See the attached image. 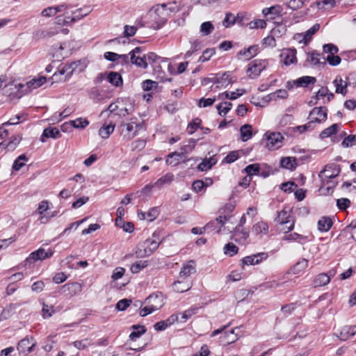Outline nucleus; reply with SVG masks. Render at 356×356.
Wrapping results in <instances>:
<instances>
[{"label":"nucleus","mask_w":356,"mask_h":356,"mask_svg":"<svg viewBox=\"0 0 356 356\" xmlns=\"http://www.w3.org/2000/svg\"><path fill=\"white\" fill-rule=\"evenodd\" d=\"M172 12L170 8L167 7V4H159L154 8V13L149 14L151 18H153L154 22L152 24L149 28L154 30L161 29L167 22L168 18Z\"/></svg>","instance_id":"nucleus-1"},{"label":"nucleus","mask_w":356,"mask_h":356,"mask_svg":"<svg viewBox=\"0 0 356 356\" xmlns=\"http://www.w3.org/2000/svg\"><path fill=\"white\" fill-rule=\"evenodd\" d=\"M161 242L153 239H147L143 244L137 248L136 255L137 257L150 256L159 246Z\"/></svg>","instance_id":"nucleus-2"},{"label":"nucleus","mask_w":356,"mask_h":356,"mask_svg":"<svg viewBox=\"0 0 356 356\" xmlns=\"http://www.w3.org/2000/svg\"><path fill=\"white\" fill-rule=\"evenodd\" d=\"M339 165L334 163L327 164L320 172L319 177L323 181L328 182L329 179L337 177L340 173Z\"/></svg>","instance_id":"nucleus-3"},{"label":"nucleus","mask_w":356,"mask_h":356,"mask_svg":"<svg viewBox=\"0 0 356 356\" xmlns=\"http://www.w3.org/2000/svg\"><path fill=\"white\" fill-rule=\"evenodd\" d=\"M268 61L266 60H254L248 65L247 72L251 79L257 78L266 68Z\"/></svg>","instance_id":"nucleus-4"},{"label":"nucleus","mask_w":356,"mask_h":356,"mask_svg":"<svg viewBox=\"0 0 356 356\" xmlns=\"http://www.w3.org/2000/svg\"><path fill=\"white\" fill-rule=\"evenodd\" d=\"M327 118V109L325 106L315 107L310 112L309 119L317 123H321Z\"/></svg>","instance_id":"nucleus-5"},{"label":"nucleus","mask_w":356,"mask_h":356,"mask_svg":"<svg viewBox=\"0 0 356 356\" xmlns=\"http://www.w3.org/2000/svg\"><path fill=\"white\" fill-rule=\"evenodd\" d=\"M267 252H259L250 256H246L241 259L242 265H257L268 259Z\"/></svg>","instance_id":"nucleus-6"},{"label":"nucleus","mask_w":356,"mask_h":356,"mask_svg":"<svg viewBox=\"0 0 356 356\" xmlns=\"http://www.w3.org/2000/svg\"><path fill=\"white\" fill-rule=\"evenodd\" d=\"M35 345L36 342L35 341L33 337H26L19 341L17 345V350H19V353H29L33 350V348L35 346Z\"/></svg>","instance_id":"nucleus-7"},{"label":"nucleus","mask_w":356,"mask_h":356,"mask_svg":"<svg viewBox=\"0 0 356 356\" xmlns=\"http://www.w3.org/2000/svg\"><path fill=\"white\" fill-rule=\"evenodd\" d=\"M52 254L53 251L49 249L48 251H45L44 249L40 248L38 250L31 252L29 257L26 259V261L32 263L38 260H43L47 258H49Z\"/></svg>","instance_id":"nucleus-8"},{"label":"nucleus","mask_w":356,"mask_h":356,"mask_svg":"<svg viewBox=\"0 0 356 356\" xmlns=\"http://www.w3.org/2000/svg\"><path fill=\"white\" fill-rule=\"evenodd\" d=\"M228 221V218L225 216H220L214 220L210 221L204 227V230H216L218 233L220 232L221 227Z\"/></svg>","instance_id":"nucleus-9"},{"label":"nucleus","mask_w":356,"mask_h":356,"mask_svg":"<svg viewBox=\"0 0 356 356\" xmlns=\"http://www.w3.org/2000/svg\"><path fill=\"white\" fill-rule=\"evenodd\" d=\"M282 136L279 132L270 133L267 136L266 147L269 149H275L281 146Z\"/></svg>","instance_id":"nucleus-10"},{"label":"nucleus","mask_w":356,"mask_h":356,"mask_svg":"<svg viewBox=\"0 0 356 356\" xmlns=\"http://www.w3.org/2000/svg\"><path fill=\"white\" fill-rule=\"evenodd\" d=\"M282 62L285 65H289L296 62V49H284L280 54Z\"/></svg>","instance_id":"nucleus-11"},{"label":"nucleus","mask_w":356,"mask_h":356,"mask_svg":"<svg viewBox=\"0 0 356 356\" xmlns=\"http://www.w3.org/2000/svg\"><path fill=\"white\" fill-rule=\"evenodd\" d=\"M283 8L280 5H275L262 10V14L267 20L274 19L276 17L280 16Z\"/></svg>","instance_id":"nucleus-12"},{"label":"nucleus","mask_w":356,"mask_h":356,"mask_svg":"<svg viewBox=\"0 0 356 356\" xmlns=\"http://www.w3.org/2000/svg\"><path fill=\"white\" fill-rule=\"evenodd\" d=\"M218 86L216 88H226L229 84L235 82V79H233L230 72H225L222 74H217Z\"/></svg>","instance_id":"nucleus-13"},{"label":"nucleus","mask_w":356,"mask_h":356,"mask_svg":"<svg viewBox=\"0 0 356 356\" xmlns=\"http://www.w3.org/2000/svg\"><path fill=\"white\" fill-rule=\"evenodd\" d=\"M321 54L316 51H312L307 59L312 65L318 67H324L325 65V58L323 57V60H321Z\"/></svg>","instance_id":"nucleus-14"},{"label":"nucleus","mask_w":356,"mask_h":356,"mask_svg":"<svg viewBox=\"0 0 356 356\" xmlns=\"http://www.w3.org/2000/svg\"><path fill=\"white\" fill-rule=\"evenodd\" d=\"M173 180L174 175L171 172H168L155 181L154 186L155 188L161 189L165 186H169Z\"/></svg>","instance_id":"nucleus-15"},{"label":"nucleus","mask_w":356,"mask_h":356,"mask_svg":"<svg viewBox=\"0 0 356 356\" xmlns=\"http://www.w3.org/2000/svg\"><path fill=\"white\" fill-rule=\"evenodd\" d=\"M333 83L336 88L335 92L340 93L345 96L348 92V83L343 80L341 76H337L334 80Z\"/></svg>","instance_id":"nucleus-16"},{"label":"nucleus","mask_w":356,"mask_h":356,"mask_svg":"<svg viewBox=\"0 0 356 356\" xmlns=\"http://www.w3.org/2000/svg\"><path fill=\"white\" fill-rule=\"evenodd\" d=\"M236 241L245 242L249 237V231L242 226H236L234 231Z\"/></svg>","instance_id":"nucleus-17"},{"label":"nucleus","mask_w":356,"mask_h":356,"mask_svg":"<svg viewBox=\"0 0 356 356\" xmlns=\"http://www.w3.org/2000/svg\"><path fill=\"white\" fill-rule=\"evenodd\" d=\"M75 73L74 71H72V63H65L63 66H60L58 69V74L55 72L54 74V77H56L58 74L64 75L65 74V78L64 81L70 79L72 75Z\"/></svg>","instance_id":"nucleus-18"},{"label":"nucleus","mask_w":356,"mask_h":356,"mask_svg":"<svg viewBox=\"0 0 356 356\" xmlns=\"http://www.w3.org/2000/svg\"><path fill=\"white\" fill-rule=\"evenodd\" d=\"M308 266V260L306 259H301L297 261L289 270V273L298 275L304 271Z\"/></svg>","instance_id":"nucleus-19"},{"label":"nucleus","mask_w":356,"mask_h":356,"mask_svg":"<svg viewBox=\"0 0 356 356\" xmlns=\"http://www.w3.org/2000/svg\"><path fill=\"white\" fill-rule=\"evenodd\" d=\"M192 286L191 282L178 280L173 283L172 288L175 292L183 293L189 290Z\"/></svg>","instance_id":"nucleus-20"},{"label":"nucleus","mask_w":356,"mask_h":356,"mask_svg":"<svg viewBox=\"0 0 356 356\" xmlns=\"http://www.w3.org/2000/svg\"><path fill=\"white\" fill-rule=\"evenodd\" d=\"M60 137V134L58 128L56 127H48L44 129L43 133L41 136L40 140L44 143L45 142L44 138H58Z\"/></svg>","instance_id":"nucleus-21"},{"label":"nucleus","mask_w":356,"mask_h":356,"mask_svg":"<svg viewBox=\"0 0 356 356\" xmlns=\"http://www.w3.org/2000/svg\"><path fill=\"white\" fill-rule=\"evenodd\" d=\"M106 79L111 84L115 87H120L123 84L122 76L120 73L116 72H110L108 73Z\"/></svg>","instance_id":"nucleus-22"},{"label":"nucleus","mask_w":356,"mask_h":356,"mask_svg":"<svg viewBox=\"0 0 356 356\" xmlns=\"http://www.w3.org/2000/svg\"><path fill=\"white\" fill-rule=\"evenodd\" d=\"M355 329L356 326H345L340 331L338 337L342 341H346L355 335Z\"/></svg>","instance_id":"nucleus-23"},{"label":"nucleus","mask_w":356,"mask_h":356,"mask_svg":"<svg viewBox=\"0 0 356 356\" xmlns=\"http://www.w3.org/2000/svg\"><path fill=\"white\" fill-rule=\"evenodd\" d=\"M280 165L283 168L293 170L298 166L297 159L295 157H284L280 161Z\"/></svg>","instance_id":"nucleus-24"},{"label":"nucleus","mask_w":356,"mask_h":356,"mask_svg":"<svg viewBox=\"0 0 356 356\" xmlns=\"http://www.w3.org/2000/svg\"><path fill=\"white\" fill-rule=\"evenodd\" d=\"M330 276L324 273L318 274L313 281L314 286L316 288L327 284L330 281Z\"/></svg>","instance_id":"nucleus-25"},{"label":"nucleus","mask_w":356,"mask_h":356,"mask_svg":"<svg viewBox=\"0 0 356 356\" xmlns=\"http://www.w3.org/2000/svg\"><path fill=\"white\" fill-rule=\"evenodd\" d=\"M19 305L17 303H12L8 305H7L2 311L1 314V318L2 319H8L12 316H13L15 312L16 309L19 307Z\"/></svg>","instance_id":"nucleus-26"},{"label":"nucleus","mask_w":356,"mask_h":356,"mask_svg":"<svg viewBox=\"0 0 356 356\" xmlns=\"http://www.w3.org/2000/svg\"><path fill=\"white\" fill-rule=\"evenodd\" d=\"M245 92V89H237L236 92H224L222 93H220L218 95V99H229L231 100H234L237 99L238 97H241Z\"/></svg>","instance_id":"nucleus-27"},{"label":"nucleus","mask_w":356,"mask_h":356,"mask_svg":"<svg viewBox=\"0 0 356 356\" xmlns=\"http://www.w3.org/2000/svg\"><path fill=\"white\" fill-rule=\"evenodd\" d=\"M138 127H139V124H136L134 122H130V123L122 122L120 124V127L125 128L126 131L128 133V136H127L128 140H131L136 136L138 131H137V129L134 130V127L138 128Z\"/></svg>","instance_id":"nucleus-28"},{"label":"nucleus","mask_w":356,"mask_h":356,"mask_svg":"<svg viewBox=\"0 0 356 356\" xmlns=\"http://www.w3.org/2000/svg\"><path fill=\"white\" fill-rule=\"evenodd\" d=\"M340 126H341L340 124H333L330 127L325 129L319 134L320 138L325 139V138L332 136L334 134H336L337 132L338 131Z\"/></svg>","instance_id":"nucleus-29"},{"label":"nucleus","mask_w":356,"mask_h":356,"mask_svg":"<svg viewBox=\"0 0 356 356\" xmlns=\"http://www.w3.org/2000/svg\"><path fill=\"white\" fill-rule=\"evenodd\" d=\"M91 12V9L89 6L79 8L72 13V22H77L82 19L83 17L87 16Z\"/></svg>","instance_id":"nucleus-30"},{"label":"nucleus","mask_w":356,"mask_h":356,"mask_svg":"<svg viewBox=\"0 0 356 356\" xmlns=\"http://www.w3.org/2000/svg\"><path fill=\"white\" fill-rule=\"evenodd\" d=\"M131 329L134 331L130 334L129 339L131 341H136V339L139 338L142 334H145L147 331L144 325H133Z\"/></svg>","instance_id":"nucleus-31"},{"label":"nucleus","mask_w":356,"mask_h":356,"mask_svg":"<svg viewBox=\"0 0 356 356\" xmlns=\"http://www.w3.org/2000/svg\"><path fill=\"white\" fill-rule=\"evenodd\" d=\"M216 163V160L210 157L209 159H204L197 165V170L200 171H207L210 170Z\"/></svg>","instance_id":"nucleus-32"},{"label":"nucleus","mask_w":356,"mask_h":356,"mask_svg":"<svg viewBox=\"0 0 356 356\" xmlns=\"http://www.w3.org/2000/svg\"><path fill=\"white\" fill-rule=\"evenodd\" d=\"M257 50H258V46L252 45V46L249 47L248 49H244L241 50L238 52V56H243V58L245 59L248 60L257 54Z\"/></svg>","instance_id":"nucleus-33"},{"label":"nucleus","mask_w":356,"mask_h":356,"mask_svg":"<svg viewBox=\"0 0 356 356\" xmlns=\"http://www.w3.org/2000/svg\"><path fill=\"white\" fill-rule=\"evenodd\" d=\"M332 222L329 217H322L318 221V228L321 232H327L332 227Z\"/></svg>","instance_id":"nucleus-34"},{"label":"nucleus","mask_w":356,"mask_h":356,"mask_svg":"<svg viewBox=\"0 0 356 356\" xmlns=\"http://www.w3.org/2000/svg\"><path fill=\"white\" fill-rule=\"evenodd\" d=\"M195 272V268L194 266V261H190L188 264L184 266L179 273L180 278H185L188 277L191 274Z\"/></svg>","instance_id":"nucleus-35"},{"label":"nucleus","mask_w":356,"mask_h":356,"mask_svg":"<svg viewBox=\"0 0 356 356\" xmlns=\"http://www.w3.org/2000/svg\"><path fill=\"white\" fill-rule=\"evenodd\" d=\"M316 81V79L315 77L305 76L298 79L296 81H294L293 83L296 84L298 86L305 88L311 83H314Z\"/></svg>","instance_id":"nucleus-36"},{"label":"nucleus","mask_w":356,"mask_h":356,"mask_svg":"<svg viewBox=\"0 0 356 356\" xmlns=\"http://www.w3.org/2000/svg\"><path fill=\"white\" fill-rule=\"evenodd\" d=\"M22 140V136L18 135L12 137V140L7 144L5 145L3 143H0V147L7 149L8 151H13Z\"/></svg>","instance_id":"nucleus-37"},{"label":"nucleus","mask_w":356,"mask_h":356,"mask_svg":"<svg viewBox=\"0 0 356 356\" xmlns=\"http://www.w3.org/2000/svg\"><path fill=\"white\" fill-rule=\"evenodd\" d=\"M115 129V124H109L108 125L104 124L99 129V134L101 136V138L106 139L109 137V136L113 132Z\"/></svg>","instance_id":"nucleus-38"},{"label":"nucleus","mask_w":356,"mask_h":356,"mask_svg":"<svg viewBox=\"0 0 356 356\" xmlns=\"http://www.w3.org/2000/svg\"><path fill=\"white\" fill-rule=\"evenodd\" d=\"M63 288H67L71 296L79 294L82 291V285L78 282L65 284Z\"/></svg>","instance_id":"nucleus-39"},{"label":"nucleus","mask_w":356,"mask_h":356,"mask_svg":"<svg viewBox=\"0 0 356 356\" xmlns=\"http://www.w3.org/2000/svg\"><path fill=\"white\" fill-rule=\"evenodd\" d=\"M268 225L264 222V221H260L257 223H256L253 227H252V232L255 234H266L268 232Z\"/></svg>","instance_id":"nucleus-40"},{"label":"nucleus","mask_w":356,"mask_h":356,"mask_svg":"<svg viewBox=\"0 0 356 356\" xmlns=\"http://www.w3.org/2000/svg\"><path fill=\"white\" fill-rule=\"evenodd\" d=\"M320 29V24H315L310 29H309L305 33L303 41L305 44H307L312 40L313 35H314Z\"/></svg>","instance_id":"nucleus-41"},{"label":"nucleus","mask_w":356,"mask_h":356,"mask_svg":"<svg viewBox=\"0 0 356 356\" xmlns=\"http://www.w3.org/2000/svg\"><path fill=\"white\" fill-rule=\"evenodd\" d=\"M130 60L131 63L132 64L136 65L138 67H143V68H147V62L146 60V56H144L143 57H141L140 56H136V55H130Z\"/></svg>","instance_id":"nucleus-42"},{"label":"nucleus","mask_w":356,"mask_h":356,"mask_svg":"<svg viewBox=\"0 0 356 356\" xmlns=\"http://www.w3.org/2000/svg\"><path fill=\"white\" fill-rule=\"evenodd\" d=\"M241 140L244 142L250 139L252 136V126L250 124H244L240 129Z\"/></svg>","instance_id":"nucleus-43"},{"label":"nucleus","mask_w":356,"mask_h":356,"mask_svg":"<svg viewBox=\"0 0 356 356\" xmlns=\"http://www.w3.org/2000/svg\"><path fill=\"white\" fill-rule=\"evenodd\" d=\"M47 81L46 77L40 76L38 79H33L30 81L27 82L26 86L30 90L36 89L42 86Z\"/></svg>","instance_id":"nucleus-44"},{"label":"nucleus","mask_w":356,"mask_h":356,"mask_svg":"<svg viewBox=\"0 0 356 356\" xmlns=\"http://www.w3.org/2000/svg\"><path fill=\"white\" fill-rule=\"evenodd\" d=\"M17 124V119L15 118V116L13 118H11L8 121L3 123L1 126L0 127V137L1 138H6L8 135V131L6 129V126L9 125H15Z\"/></svg>","instance_id":"nucleus-45"},{"label":"nucleus","mask_w":356,"mask_h":356,"mask_svg":"<svg viewBox=\"0 0 356 356\" xmlns=\"http://www.w3.org/2000/svg\"><path fill=\"white\" fill-rule=\"evenodd\" d=\"M306 239H307L306 236L299 234L296 232L286 235L283 237L284 241H298V243H303Z\"/></svg>","instance_id":"nucleus-46"},{"label":"nucleus","mask_w":356,"mask_h":356,"mask_svg":"<svg viewBox=\"0 0 356 356\" xmlns=\"http://www.w3.org/2000/svg\"><path fill=\"white\" fill-rule=\"evenodd\" d=\"M213 30L214 26L211 22H205L200 25V32L203 36L209 35Z\"/></svg>","instance_id":"nucleus-47"},{"label":"nucleus","mask_w":356,"mask_h":356,"mask_svg":"<svg viewBox=\"0 0 356 356\" xmlns=\"http://www.w3.org/2000/svg\"><path fill=\"white\" fill-rule=\"evenodd\" d=\"M289 214L287 211L282 210L277 213V216L275 218V221L281 225H288L291 220H289Z\"/></svg>","instance_id":"nucleus-48"},{"label":"nucleus","mask_w":356,"mask_h":356,"mask_svg":"<svg viewBox=\"0 0 356 356\" xmlns=\"http://www.w3.org/2000/svg\"><path fill=\"white\" fill-rule=\"evenodd\" d=\"M232 106L231 102H225L217 105L216 108L220 115H225L232 109Z\"/></svg>","instance_id":"nucleus-49"},{"label":"nucleus","mask_w":356,"mask_h":356,"mask_svg":"<svg viewBox=\"0 0 356 356\" xmlns=\"http://www.w3.org/2000/svg\"><path fill=\"white\" fill-rule=\"evenodd\" d=\"M260 170V167L259 163H254L247 165L244 171L248 175V176L251 177L252 175H259Z\"/></svg>","instance_id":"nucleus-50"},{"label":"nucleus","mask_w":356,"mask_h":356,"mask_svg":"<svg viewBox=\"0 0 356 356\" xmlns=\"http://www.w3.org/2000/svg\"><path fill=\"white\" fill-rule=\"evenodd\" d=\"M316 4L318 9L329 10L335 6L336 1L335 0H323L316 2Z\"/></svg>","instance_id":"nucleus-51"},{"label":"nucleus","mask_w":356,"mask_h":356,"mask_svg":"<svg viewBox=\"0 0 356 356\" xmlns=\"http://www.w3.org/2000/svg\"><path fill=\"white\" fill-rule=\"evenodd\" d=\"M202 123L201 119L197 118L191 122L187 127V132L188 134H193L198 128L200 127Z\"/></svg>","instance_id":"nucleus-52"},{"label":"nucleus","mask_w":356,"mask_h":356,"mask_svg":"<svg viewBox=\"0 0 356 356\" xmlns=\"http://www.w3.org/2000/svg\"><path fill=\"white\" fill-rule=\"evenodd\" d=\"M72 127L76 129H83L89 124V121L87 119L77 118L74 120H70Z\"/></svg>","instance_id":"nucleus-53"},{"label":"nucleus","mask_w":356,"mask_h":356,"mask_svg":"<svg viewBox=\"0 0 356 356\" xmlns=\"http://www.w3.org/2000/svg\"><path fill=\"white\" fill-rule=\"evenodd\" d=\"M238 251V248L234 245L233 243H228L224 247V253L230 257L234 256L237 254Z\"/></svg>","instance_id":"nucleus-54"},{"label":"nucleus","mask_w":356,"mask_h":356,"mask_svg":"<svg viewBox=\"0 0 356 356\" xmlns=\"http://www.w3.org/2000/svg\"><path fill=\"white\" fill-rule=\"evenodd\" d=\"M161 307V303L159 305H153L152 304V305H150L149 306L145 307L144 308H143L140 310V315L141 316H145L152 313L155 310L159 309Z\"/></svg>","instance_id":"nucleus-55"},{"label":"nucleus","mask_w":356,"mask_h":356,"mask_svg":"<svg viewBox=\"0 0 356 356\" xmlns=\"http://www.w3.org/2000/svg\"><path fill=\"white\" fill-rule=\"evenodd\" d=\"M71 63L72 65V71H74L75 73H80L86 67L85 61H82L81 60L72 62Z\"/></svg>","instance_id":"nucleus-56"},{"label":"nucleus","mask_w":356,"mask_h":356,"mask_svg":"<svg viewBox=\"0 0 356 356\" xmlns=\"http://www.w3.org/2000/svg\"><path fill=\"white\" fill-rule=\"evenodd\" d=\"M216 53L215 49L213 48H209L205 49L202 56L199 58V62H206L208 61L211 57Z\"/></svg>","instance_id":"nucleus-57"},{"label":"nucleus","mask_w":356,"mask_h":356,"mask_svg":"<svg viewBox=\"0 0 356 356\" xmlns=\"http://www.w3.org/2000/svg\"><path fill=\"white\" fill-rule=\"evenodd\" d=\"M196 143H197V140H195V139H190L188 140V144L183 145L180 148V149H181V151H182L185 154H188L189 153H191L194 149V148H195V147L196 145Z\"/></svg>","instance_id":"nucleus-58"},{"label":"nucleus","mask_w":356,"mask_h":356,"mask_svg":"<svg viewBox=\"0 0 356 356\" xmlns=\"http://www.w3.org/2000/svg\"><path fill=\"white\" fill-rule=\"evenodd\" d=\"M356 144V135H348L346 136L341 143L343 147H350Z\"/></svg>","instance_id":"nucleus-59"},{"label":"nucleus","mask_w":356,"mask_h":356,"mask_svg":"<svg viewBox=\"0 0 356 356\" xmlns=\"http://www.w3.org/2000/svg\"><path fill=\"white\" fill-rule=\"evenodd\" d=\"M197 307H191L190 309L184 311L181 315V322H185L190 318L193 315L195 314L197 312Z\"/></svg>","instance_id":"nucleus-60"},{"label":"nucleus","mask_w":356,"mask_h":356,"mask_svg":"<svg viewBox=\"0 0 356 356\" xmlns=\"http://www.w3.org/2000/svg\"><path fill=\"white\" fill-rule=\"evenodd\" d=\"M237 18H238V17H235L232 13H227L225 18L224 19V20L222 22V24L226 28L229 27L235 24Z\"/></svg>","instance_id":"nucleus-61"},{"label":"nucleus","mask_w":356,"mask_h":356,"mask_svg":"<svg viewBox=\"0 0 356 356\" xmlns=\"http://www.w3.org/2000/svg\"><path fill=\"white\" fill-rule=\"evenodd\" d=\"M147 266V261H139L132 264L131 266V271L133 273H138L143 268Z\"/></svg>","instance_id":"nucleus-62"},{"label":"nucleus","mask_w":356,"mask_h":356,"mask_svg":"<svg viewBox=\"0 0 356 356\" xmlns=\"http://www.w3.org/2000/svg\"><path fill=\"white\" fill-rule=\"evenodd\" d=\"M271 99H286L288 97V92L284 89L277 90L270 95Z\"/></svg>","instance_id":"nucleus-63"},{"label":"nucleus","mask_w":356,"mask_h":356,"mask_svg":"<svg viewBox=\"0 0 356 356\" xmlns=\"http://www.w3.org/2000/svg\"><path fill=\"white\" fill-rule=\"evenodd\" d=\"M235 208V204L233 203H227L226 204L222 209V215L221 216H225L227 218H228V220L230 219L231 216L229 214L234 211Z\"/></svg>","instance_id":"nucleus-64"}]
</instances>
